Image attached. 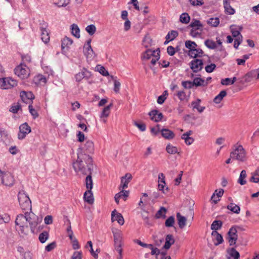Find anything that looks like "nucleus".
I'll use <instances>...</instances> for the list:
<instances>
[{"label":"nucleus","mask_w":259,"mask_h":259,"mask_svg":"<svg viewBox=\"0 0 259 259\" xmlns=\"http://www.w3.org/2000/svg\"><path fill=\"white\" fill-rule=\"evenodd\" d=\"M49 233L47 231H44L39 235V240L41 243H44L48 239Z\"/></svg>","instance_id":"de8ad7c7"},{"label":"nucleus","mask_w":259,"mask_h":259,"mask_svg":"<svg viewBox=\"0 0 259 259\" xmlns=\"http://www.w3.org/2000/svg\"><path fill=\"white\" fill-rule=\"evenodd\" d=\"M85 30L90 35H93L96 31V27L94 25L91 24L86 27Z\"/></svg>","instance_id":"5fc2aeb1"},{"label":"nucleus","mask_w":259,"mask_h":259,"mask_svg":"<svg viewBox=\"0 0 259 259\" xmlns=\"http://www.w3.org/2000/svg\"><path fill=\"white\" fill-rule=\"evenodd\" d=\"M134 124L142 132H144L146 130V125L143 123H140L138 122L137 121H134Z\"/></svg>","instance_id":"69168bd1"},{"label":"nucleus","mask_w":259,"mask_h":259,"mask_svg":"<svg viewBox=\"0 0 259 259\" xmlns=\"http://www.w3.org/2000/svg\"><path fill=\"white\" fill-rule=\"evenodd\" d=\"M157 52H158V51H156V50L152 51L150 49L147 50L143 54L141 57V59L142 60H149L151 58H152L154 56V55H156Z\"/></svg>","instance_id":"bb28decb"},{"label":"nucleus","mask_w":259,"mask_h":259,"mask_svg":"<svg viewBox=\"0 0 259 259\" xmlns=\"http://www.w3.org/2000/svg\"><path fill=\"white\" fill-rule=\"evenodd\" d=\"M40 222L38 217L32 212H25L24 215L19 214L17 215L15 220L16 229L19 234H27L28 222L29 224L31 232L34 233L35 228Z\"/></svg>","instance_id":"f03ea898"},{"label":"nucleus","mask_w":259,"mask_h":259,"mask_svg":"<svg viewBox=\"0 0 259 259\" xmlns=\"http://www.w3.org/2000/svg\"><path fill=\"white\" fill-rule=\"evenodd\" d=\"M166 211V209L163 207H161L160 209L156 213V217L157 218H159L163 215H164V214L165 213Z\"/></svg>","instance_id":"774afa93"},{"label":"nucleus","mask_w":259,"mask_h":259,"mask_svg":"<svg viewBox=\"0 0 259 259\" xmlns=\"http://www.w3.org/2000/svg\"><path fill=\"white\" fill-rule=\"evenodd\" d=\"M88 245H90V251L91 254L95 258L97 259L98 257V254L97 253H96L93 250V243H92V241H88V242L85 245L86 248H88Z\"/></svg>","instance_id":"13d9d810"},{"label":"nucleus","mask_w":259,"mask_h":259,"mask_svg":"<svg viewBox=\"0 0 259 259\" xmlns=\"http://www.w3.org/2000/svg\"><path fill=\"white\" fill-rule=\"evenodd\" d=\"M255 77L259 78V69L251 70L244 76V80L246 82H249L252 78Z\"/></svg>","instance_id":"aec40b11"},{"label":"nucleus","mask_w":259,"mask_h":259,"mask_svg":"<svg viewBox=\"0 0 259 259\" xmlns=\"http://www.w3.org/2000/svg\"><path fill=\"white\" fill-rule=\"evenodd\" d=\"M15 74L22 79L27 78L30 74L28 67L24 64L17 66L14 69Z\"/></svg>","instance_id":"0eeeda50"},{"label":"nucleus","mask_w":259,"mask_h":259,"mask_svg":"<svg viewBox=\"0 0 259 259\" xmlns=\"http://www.w3.org/2000/svg\"><path fill=\"white\" fill-rule=\"evenodd\" d=\"M178 36V32L176 30H171L169 31L165 36L166 39L169 41H172Z\"/></svg>","instance_id":"79ce46f5"},{"label":"nucleus","mask_w":259,"mask_h":259,"mask_svg":"<svg viewBox=\"0 0 259 259\" xmlns=\"http://www.w3.org/2000/svg\"><path fill=\"white\" fill-rule=\"evenodd\" d=\"M211 235L215 237V240L216 242H214V244L215 246H218L221 244L223 242V238L222 236L219 234L217 231H212Z\"/></svg>","instance_id":"473e14b6"},{"label":"nucleus","mask_w":259,"mask_h":259,"mask_svg":"<svg viewBox=\"0 0 259 259\" xmlns=\"http://www.w3.org/2000/svg\"><path fill=\"white\" fill-rule=\"evenodd\" d=\"M231 32L232 33V35L233 37H240V32L238 30V28L236 27V26L232 25L230 27Z\"/></svg>","instance_id":"8fccbe9b"},{"label":"nucleus","mask_w":259,"mask_h":259,"mask_svg":"<svg viewBox=\"0 0 259 259\" xmlns=\"http://www.w3.org/2000/svg\"><path fill=\"white\" fill-rule=\"evenodd\" d=\"M190 68L192 71L197 73L201 71L203 67V62L202 60L197 58H194L189 64Z\"/></svg>","instance_id":"9b49d317"},{"label":"nucleus","mask_w":259,"mask_h":259,"mask_svg":"<svg viewBox=\"0 0 259 259\" xmlns=\"http://www.w3.org/2000/svg\"><path fill=\"white\" fill-rule=\"evenodd\" d=\"M156 51H158V52H157L156 55H154V56L152 58L150 62L151 65H150V68L154 72H155V69L153 68V66L156 64V62L160 58L159 54L160 52L159 49H157Z\"/></svg>","instance_id":"e433bc0d"},{"label":"nucleus","mask_w":259,"mask_h":259,"mask_svg":"<svg viewBox=\"0 0 259 259\" xmlns=\"http://www.w3.org/2000/svg\"><path fill=\"white\" fill-rule=\"evenodd\" d=\"M227 208L236 214L239 213L240 211V207L233 203H231L229 205H228L227 206Z\"/></svg>","instance_id":"4c0bfd02"},{"label":"nucleus","mask_w":259,"mask_h":259,"mask_svg":"<svg viewBox=\"0 0 259 259\" xmlns=\"http://www.w3.org/2000/svg\"><path fill=\"white\" fill-rule=\"evenodd\" d=\"M10 221V217L7 213H4L0 215V225L4 223H8Z\"/></svg>","instance_id":"09e8293b"},{"label":"nucleus","mask_w":259,"mask_h":259,"mask_svg":"<svg viewBox=\"0 0 259 259\" xmlns=\"http://www.w3.org/2000/svg\"><path fill=\"white\" fill-rule=\"evenodd\" d=\"M189 2L193 6H200L204 4L203 0H189Z\"/></svg>","instance_id":"e2e57ef3"},{"label":"nucleus","mask_w":259,"mask_h":259,"mask_svg":"<svg viewBox=\"0 0 259 259\" xmlns=\"http://www.w3.org/2000/svg\"><path fill=\"white\" fill-rule=\"evenodd\" d=\"M181 138L185 140L186 144L188 145L192 144L194 141V139L191 137L181 136Z\"/></svg>","instance_id":"680f3d73"},{"label":"nucleus","mask_w":259,"mask_h":259,"mask_svg":"<svg viewBox=\"0 0 259 259\" xmlns=\"http://www.w3.org/2000/svg\"><path fill=\"white\" fill-rule=\"evenodd\" d=\"M201 100L197 99L196 101H193L191 103L193 109H196L199 113L203 112L205 107L204 106H201L200 105Z\"/></svg>","instance_id":"c85d7f7f"},{"label":"nucleus","mask_w":259,"mask_h":259,"mask_svg":"<svg viewBox=\"0 0 259 259\" xmlns=\"http://www.w3.org/2000/svg\"><path fill=\"white\" fill-rule=\"evenodd\" d=\"M176 217L179 227L181 229H183L186 225V218L182 215L180 212L177 213Z\"/></svg>","instance_id":"a878e982"},{"label":"nucleus","mask_w":259,"mask_h":259,"mask_svg":"<svg viewBox=\"0 0 259 259\" xmlns=\"http://www.w3.org/2000/svg\"><path fill=\"white\" fill-rule=\"evenodd\" d=\"M193 87L206 86L208 84V82L205 81L203 79L200 77H196L193 81Z\"/></svg>","instance_id":"2f4dec72"},{"label":"nucleus","mask_w":259,"mask_h":259,"mask_svg":"<svg viewBox=\"0 0 259 259\" xmlns=\"http://www.w3.org/2000/svg\"><path fill=\"white\" fill-rule=\"evenodd\" d=\"M73 40L69 37L67 36L65 37L62 40L61 48L62 50L65 49H68L69 47L72 44Z\"/></svg>","instance_id":"c756f323"},{"label":"nucleus","mask_w":259,"mask_h":259,"mask_svg":"<svg viewBox=\"0 0 259 259\" xmlns=\"http://www.w3.org/2000/svg\"><path fill=\"white\" fill-rule=\"evenodd\" d=\"M21 108V105L19 103H17L11 106L10 109V111L13 113H17Z\"/></svg>","instance_id":"bf43d9fd"},{"label":"nucleus","mask_w":259,"mask_h":259,"mask_svg":"<svg viewBox=\"0 0 259 259\" xmlns=\"http://www.w3.org/2000/svg\"><path fill=\"white\" fill-rule=\"evenodd\" d=\"M174 223L175 218L173 216H170L166 220L165 225L167 227H171L174 226Z\"/></svg>","instance_id":"6e6d98bb"},{"label":"nucleus","mask_w":259,"mask_h":259,"mask_svg":"<svg viewBox=\"0 0 259 259\" xmlns=\"http://www.w3.org/2000/svg\"><path fill=\"white\" fill-rule=\"evenodd\" d=\"M75 172L83 175H87L85 180L87 190H92L93 186L92 177L93 170V159L91 156L86 154H78L77 160L72 163Z\"/></svg>","instance_id":"f257e3e1"},{"label":"nucleus","mask_w":259,"mask_h":259,"mask_svg":"<svg viewBox=\"0 0 259 259\" xmlns=\"http://www.w3.org/2000/svg\"><path fill=\"white\" fill-rule=\"evenodd\" d=\"M190 20V17L187 13H182L180 17V21L182 23L188 24Z\"/></svg>","instance_id":"c03bdc74"},{"label":"nucleus","mask_w":259,"mask_h":259,"mask_svg":"<svg viewBox=\"0 0 259 259\" xmlns=\"http://www.w3.org/2000/svg\"><path fill=\"white\" fill-rule=\"evenodd\" d=\"M83 199L84 201L89 204H92L94 203V199L92 190H88L85 191L83 195Z\"/></svg>","instance_id":"393cba45"},{"label":"nucleus","mask_w":259,"mask_h":259,"mask_svg":"<svg viewBox=\"0 0 259 259\" xmlns=\"http://www.w3.org/2000/svg\"><path fill=\"white\" fill-rule=\"evenodd\" d=\"M20 97L23 102L29 103L32 102V100L35 98L34 94L31 92L21 91Z\"/></svg>","instance_id":"2eb2a0df"},{"label":"nucleus","mask_w":259,"mask_h":259,"mask_svg":"<svg viewBox=\"0 0 259 259\" xmlns=\"http://www.w3.org/2000/svg\"><path fill=\"white\" fill-rule=\"evenodd\" d=\"M70 2V0H58L57 2L55 3V4L58 7H65Z\"/></svg>","instance_id":"864d4df0"},{"label":"nucleus","mask_w":259,"mask_h":259,"mask_svg":"<svg viewBox=\"0 0 259 259\" xmlns=\"http://www.w3.org/2000/svg\"><path fill=\"white\" fill-rule=\"evenodd\" d=\"M111 220L112 222L117 221L118 224L120 225L124 224V221L122 214L118 213L115 209L111 213Z\"/></svg>","instance_id":"6ab92c4d"},{"label":"nucleus","mask_w":259,"mask_h":259,"mask_svg":"<svg viewBox=\"0 0 259 259\" xmlns=\"http://www.w3.org/2000/svg\"><path fill=\"white\" fill-rule=\"evenodd\" d=\"M1 179V184L6 187H11L15 183L13 175L9 171H5Z\"/></svg>","instance_id":"6e6552de"},{"label":"nucleus","mask_w":259,"mask_h":259,"mask_svg":"<svg viewBox=\"0 0 259 259\" xmlns=\"http://www.w3.org/2000/svg\"><path fill=\"white\" fill-rule=\"evenodd\" d=\"M18 198L20 206L24 211L32 212L31 201L24 191L22 190L18 193Z\"/></svg>","instance_id":"20e7f679"},{"label":"nucleus","mask_w":259,"mask_h":259,"mask_svg":"<svg viewBox=\"0 0 259 259\" xmlns=\"http://www.w3.org/2000/svg\"><path fill=\"white\" fill-rule=\"evenodd\" d=\"M165 150L169 154H175L179 153L178 147L173 146L170 143H168L166 145Z\"/></svg>","instance_id":"7c9ffc66"},{"label":"nucleus","mask_w":259,"mask_h":259,"mask_svg":"<svg viewBox=\"0 0 259 259\" xmlns=\"http://www.w3.org/2000/svg\"><path fill=\"white\" fill-rule=\"evenodd\" d=\"M47 27V25L46 24H42L40 27L41 39L45 44H47L50 41V35Z\"/></svg>","instance_id":"dca6fc26"},{"label":"nucleus","mask_w":259,"mask_h":259,"mask_svg":"<svg viewBox=\"0 0 259 259\" xmlns=\"http://www.w3.org/2000/svg\"><path fill=\"white\" fill-rule=\"evenodd\" d=\"M230 157L240 162H244L246 160L245 149L242 145L238 143L233 146V151L230 153Z\"/></svg>","instance_id":"7ed1b4c3"},{"label":"nucleus","mask_w":259,"mask_h":259,"mask_svg":"<svg viewBox=\"0 0 259 259\" xmlns=\"http://www.w3.org/2000/svg\"><path fill=\"white\" fill-rule=\"evenodd\" d=\"M71 30L72 34L76 38L80 37V30L78 26L75 24H73L71 25Z\"/></svg>","instance_id":"c9c22d12"},{"label":"nucleus","mask_w":259,"mask_h":259,"mask_svg":"<svg viewBox=\"0 0 259 259\" xmlns=\"http://www.w3.org/2000/svg\"><path fill=\"white\" fill-rule=\"evenodd\" d=\"M175 243L174 237L171 234L167 235L165 238V242L163 246V248L168 249L170 246Z\"/></svg>","instance_id":"cd10ccee"},{"label":"nucleus","mask_w":259,"mask_h":259,"mask_svg":"<svg viewBox=\"0 0 259 259\" xmlns=\"http://www.w3.org/2000/svg\"><path fill=\"white\" fill-rule=\"evenodd\" d=\"M222 226V221L219 220H215L212 222L211 225V229L213 230V231H217V230L221 229Z\"/></svg>","instance_id":"37998d69"},{"label":"nucleus","mask_w":259,"mask_h":259,"mask_svg":"<svg viewBox=\"0 0 259 259\" xmlns=\"http://www.w3.org/2000/svg\"><path fill=\"white\" fill-rule=\"evenodd\" d=\"M226 95L227 93L225 91L223 90L221 91L220 93L214 98L213 102L216 104L220 103Z\"/></svg>","instance_id":"ea45409f"},{"label":"nucleus","mask_w":259,"mask_h":259,"mask_svg":"<svg viewBox=\"0 0 259 259\" xmlns=\"http://www.w3.org/2000/svg\"><path fill=\"white\" fill-rule=\"evenodd\" d=\"M205 45L210 49H214L217 48V45L215 42L210 39H207L204 42Z\"/></svg>","instance_id":"3c124183"},{"label":"nucleus","mask_w":259,"mask_h":259,"mask_svg":"<svg viewBox=\"0 0 259 259\" xmlns=\"http://www.w3.org/2000/svg\"><path fill=\"white\" fill-rule=\"evenodd\" d=\"M246 171L245 170H242L240 174V176L238 180V183L241 185L246 184V181L245 180V178H246Z\"/></svg>","instance_id":"58836bf2"},{"label":"nucleus","mask_w":259,"mask_h":259,"mask_svg":"<svg viewBox=\"0 0 259 259\" xmlns=\"http://www.w3.org/2000/svg\"><path fill=\"white\" fill-rule=\"evenodd\" d=\"M28 109L30 113L34 118H36L38 117L37 111L33 108L31 104H29L28 106Z\"/></svg>","instance_id":"4d7b16f0"},{"label":"nucleus","mask_w":259,"mask_h":259,"mask_svg":"<svg viewBox=\"0 0 259 259\" xmlns=\"http://www.w3.org/2000/svg\"><path fill=\"white\" fill-rule=\"evenodd\" d=\"M229 254L233 257L234 259H239L240 257L239 253L235 249V248L232 247L230 249H228L227 250Z\"/></svg>","instance_id":"a19ab883"},{"label":"nucleus","mask_w":259,"mask_h":259,"mask_svg":"<svg viewBox=\"0 0 259 259\" xmlns=\"http://www.w3.org/2000/svg\"><path fill=\"white\" fill-rule=\"evenodd\" d=\"M91 39L87 40L86 44L83 46V52L88 59L92 60L96 57V54L91 46Z\"/></svg>","instance_id":"9d476101"},{"label":"nucleus","mask_w":259,"mask_h":259,"mask_svg":"<svg viewBox=\"0 0 259 259\" xmlns=\"http://www.w3.org/2000/svg\"><path fill=\"white\" fill-rule=\"evenodd\" d=\"M115 244L121 243L120 234L119 232H113Z\"/></svg>","instance_id":"338daca9"},{"label":"nucleus","mask_w":259,"mask_h":259,"mask_svg":"<svg viewBox=\"0 0 259 259\" xmlns=\"http://www.w3.org/2000/svg\"><path fill=\"white\" fill-rule=\"evenodd\" d=\"M236 80V77H233L232 78H226L225 79H222L221 83L223 85H228L229 84H233Z\"/></svg>","instance_id":"49530a36"},{"label":"nucleus","mask_w":259,"mask_h":259,"mask_svg":"<svg viewBox=\"0 0 259 259\" xmlns=\"http://www.w3.org/2000/svg\"><path fill=\"white\" fill-rule=\"evenodd\" d=\"M251 174V177L249 178V182L254 183H259V168L256 169Z\"/></svg>","instance_id":"72a5a7b5"},{"label":"nucleus","mask_w":259,"mask_h":259,"mask_svg":"<svg viewBox=\"0 0 259 259\" xmlns=\"http://www.w3.org/2000/svg\"><path fill=\"white\" fill-rule=\"evenodd\" d=\"M113 106V104L111 103L106 107H105L100 115V118H102L103 117L107 118L110 114V109Z\"/></svg>","instance_id":"f704fd0d"},{"label":"nucleus","mask_w":259,"mask_h":259,"mask_svg":"<svg viewBox=\"0 0 259 259\" xmlns=\"http://www.w3.org/2000/svg\"><path fill=\"white\" fill-rule=\"evenodd\" d=\"M216 68V65L214 63H211L210 65H207L205 67V70L207 73H211L214 71Z\"/></svg>","instance_id":"052dcab7"},{"label":"nucleus","mask_w":259,"mask_h":259,"mask_svg":"<svg viewBox=\"0 0 259 259\" xmlns=\"http://www.w3.org/2000/svg\"><path fill=\"white\" fill-rule=\"evenodd\" d=\"M182 84L185 89H191L193 87V81H183Z\"/></svg>","instance_id":"0e129e2a"},{"label":"nucleus","mask_w":259,"mask_h":259,"mask_svg":"<svg viewBox=\"0 0 259 259\" xmlns=\"http://www.w3.org/2000/svg\"><path fill=\"white\" fill-rule=\"evenodd\" d=\"M91 75V72L85 68H83L81 72L77 73L75 78L77 81H80L83 78H89Z\"/></svg>","instance_id":"a211bd4d"},{"label":"nucleus","mask_w":259,"mask_h":259,"mask_svg":"<svg viewBox=\"0 0 259 259\" xmlns=\"http://www.w3.org/2000/svg\"><path fill=\"white\" fill-rule=\"evenodd\" d=\"M231 0H223V5L225 9V12L229 15H233L235 13V10L231 6Z\"/></svg>","instance_id":"4be33fe9"},{"label":"nucleus","mask_w":259,"mask_h":259,"mask_svg":"<svg viewBox=\"0 0 259 259\" xmlns=\"http://www.w3.org/2000/svg\"><path fill=\"white\" fill-rule=\"evenodd\" d=\"M83 152L77 153L78 154H82L89 155V154L94 153V143L91 140H87L82 148Z\"/></svg>","instance_id":"4468645a"},{"label":"nucleus","mask_w":259,"mask_h":259,"mask_svg":"<svg viewBox=\"0 0 259 259\" xmlns=\"http://www.w3.org/2000/svg\"><path fill=\"white\" fill-rule=\"evenodd\" d=\"M189 27H191L190 35L194 37L201 34L203 29V25L198 20L194 19L190 24Z\"/></svg>","instance_id":"423d86ee"},{"label":"nucleus","mask_w":259,"mask_h":259,"mask_svg":"<svg viewBox=\"0 0 259 259\" xmlns=\"http://www.w3.org/2000/svg\"><path fill=\"white\" fill-rule=\"evenodd\" d=\"M17 81L11 77L0 78V89L9 90L17 85Z\"/></svg>","instance_id":"39448f33"},{"label":"nucleus","mask_w":259,"mask_h":259,"mask_svg":"<svg viewBox=\"0 0 259 259\" xmlns=\"http://www.w3.org/2000/svg\"><path fill=\"white\" fill-rule=\"evenodd\" d=\"M197 45L194 41L191 40H187L185 42V47L191 51L196 48Z\"/></svg>","instance_id":"603ef678"},{"label":"nucleus","mask_w":259,"mask_h":259,"mask_svg":"<svg viewBox=\"0 0 259 259\" xmlns=\"http://www.w3.org/2000/svg\"><path fill=\"white\" fill-rule=\"evenodd\" d=\"M151 120L155 122H158L162 120L163 115L162 113L159 112L157 110H154L149 113Z\"/></svg>","instance_id":"412c9836"},{"label":"nucleus","mask_w":259,"mask_h":259,"mask_svg":"<svg viewBox=\"0 0 259 259\" xmlns=\"http://www.w3.org/2000/svg\"><path fill=\"white\" fill-rule=\"evenodd\" d=\"M31 132V127L27 122L21 124L19 126L18 139L20 140L24 139Z\"/></svg>","instance_id":"1a4fd4ad"},{"label":"nucleus","mask_w":259,"mask_h":259,"mask_svg":"<svg viewBox=\"0 0 259 259\" xmlns=\"http://www.w3.org/2000/svg\"><path fill=\"white\" fill-rule=\"evenodd\" d=\"M162 136L165 139L171 140L175 137L174 133L168 128H162L161 130Z\"/></svg>","instance_id":"5701e85b"},{"label":"nucleus","mask_w":259,"mask_h":259,"mask_svg":"<svg viewBox=\"0 0 259 259\" xmlns=\"http://www.w3.org/2000/svg\"><path fill=\"white\" fill-rule=\"evenodd\" d=\"M207 23L211 26L217 27L220 23V20L218 17L210 18L207 20Z\"/></svg>","instance_id":"a18cd8bd"},{"label":"nucleus","mask_w":259,"mask_h":259,"mask_svg":"<svg viewBox=\"0 0 259 259\" xmlns=\"http://www.w3.org/2000/svg\"><path fill=\"white\" fill-rule=\"evenodd\" d=\"M203 53V51L201 49L195 48L191 51H189L188 55L192 58H196L197 57H202Z\"/></svg>","instance_id":"b1692460"},{"label":"nucleus","mask_w":259,"mask_h":259,"mask_svg":"<svg viewBox=\"0 0 259 259\" xmlns=\"http://www.w3.org/2000/svg\"><path fill=\"white\" fill-rule=\"evenodd\" d=\"M12 141L11 136L4 127L0 126V142L5 145H9Z\"/></svg>","instance_id":"f8f14e48"},{"label":"nucleus","mask_w":259,"mask_h":259,"mask_svg":"<svg viewBox=\"0 0 259 259\" xmlns=\"http://www.w3.org/2000/svg\"><path fill=\"white\" fill-rule=\"evenodd\" d=\"M228 239L229 245L232 246L236 244L238 238L237 230L235 227H231L228 233Z\"/></svg>","instance_id":"ddd939ff"},{"label":"nucleus","mask_w":259,"mask_h":259,"mask_svg":"<svg viewBox=\"0 0 259 259\" xmlns=\"http://www.w3.org/2000/svg\"><path fill=\"white\" fill-rule=\"evenodd\" d=\"M132 179V175L130 173H126L124 176L121 178V184L119 189H124L128 187V184Z\"/></svg>","instance_id":"f3484780"}]
</instances>
